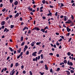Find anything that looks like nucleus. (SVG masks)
I'll return each mask as SVG.
<instances>
[{"label": "nucleus", "instance_id": "1", "mask_svg": "<svg viewBox=\"0 0 75 75\" xmlns=\"http://www.w3.org/2000/svg\"><path fill=\"white\" fill-rule=\"evenodd\" d=\"M67 64L69 65L70 66H72L73 65V63L71 62H70V61L68 60L67 62Z\"/></svg>", "mask_w": 75, "mask_h": 75}, {"label": "nucleus", "instance_id": "2", "mask_svg": "<svg viewBox=\"0 0 75 75\" xmlns=\"http://www.w3.org/2000/svg\"><path fill=\"white\" fill-rule=\"evenodd\" d=\"M14 70L15 69H13L12 71H11V72H12V74H11V73H10V75H13L15 73V71H14Z\"/></svg>", "mask_w": 75, "mask_h": 75}, {"label": "nucleus", "instance_id": "3", "mask_svg": "<svg viewBox=\"0 0 75 75\" xmlns=\"http://www.w3.org/2000/svg\"><path fill=\"white\" fill-rule=\"evenodd\" d=\"M68 21L65 23L66 24H70L71 23H72L70 19L68 20Z\"/></svg>", "mask_w": 75, "mask_h": 75}, {"label": "nucleus", "instance_id": "4", "mask_svg": "<svg viewBox=\"0 0 75 75\" xmlns=\"http://www.w3.org/2000/svg\"><path fill=\"white\" fill-rule=\"evenodd\" d=\"M37 53V52H35L33 53L32 55H33V56L35 57L37 56V55L36 54Z\"/></svg>", "mask_w": 75, "mask_h": 75}, {"label": "nucleus", "instance_id": "5", "mask_svg": "<svg viewBox=\"0 0 75 75\" xmlns=\"http://www.w3.org/2000/svg\"><path fill=\"white\" fill-rule=\"evenodd\" d=\"M23 52H21V53H20V55H19V56H18L17 57V59H19L20 58V56H22V55H23Z\"/></svg>", "mask_w": 75, "mask_h": 75}, {"label": "nucleus", "instance_id": "6", "mask_svg": "<svg viewBox=\"0 0 75 75\" xmlns=\"http://www.w3.org/2000/svg\"><path fill=\"white\" fill-rule=\"evenodd\" d=\"M67 32H69L71 31V29L69 28V27H67Z\"/></svg>", "mask_w": 75, "mask_h": 75}, {"label": "nucleus", "instance_id": "7", "mask_svg": "<svg viewBox=\"0 0 75 75\" xmlns=\"http://www.w3.org/2000/svg\"><path fill=\"white\" fill-rule=\"evenodd\" d=\"M28 9H29V11H32V10H33V8H31L30 6H29V7L28 8Z\"/></svg>", "mask_w": 75, "mask_h": 75}, {"label": "nucleus", "instance_id": "8", "mask_svg": "<svg viewBox=\"0 0 75 75\" xmlns=\"http://www.w3.org/2000/svg\"><path fill=\"white\" fill-rule=\"evenodd\" d=\"M38 59L37 58V57H35V58H34L33 59V61H35V62H37V60H38Z\"/></svg>", "mask_w": 75, "mask_h": 75}, {"label": "nucleus", "instance_id": "9", "mask_svg": "<svg viewBox=\"0 0 75 75\" xmlns=\"http://www.w3.org/2000/svg\"><path fill=\"white\" fill-rule=\"evenodd\" d=\"M26 29L27 30L28 29V28L26 26L24 28H23V29L22 30V31H24V30H25Z\"/></svg>", "mask_w": 75, "mask_h": 75}, {"label": "nucleus", "instance_id": "10", "mask_svg": "<svg viewBox=\"0 0 75 75\" xmlns=\"http://www.w3.org/2000/svg\"><path fill=\"white\" fill-rule=\"evenodd\" d=\"M5 24V21H2L1 23V25H4Z\"/></svg>", "mask_w": 75, "mask_h": 75}, {"label": "nucleus", "instance_id": "11", "mask_svg": "<svg viewBox=\"0 0 75 75\" xmlns=\"http://www.w3.org/2000/svg\"><path fill=\"white\" fill-rule=\"evenodd\" d=\"M65 71L67 72L66 73L67 75H69L70 74V73L69 71Z\"/></svg>", "mask_w": 75, "mask_h": 75}, {"label": "nucleus", "instance_id": "12", "mask_svg": "<svg viewBox=\"0 0 75 75\" xmlns=\"http://www.w3.org/2000/svg\"><path fill=\"white\" fill-rule=\"evenodd\" d=\"M21 48H19V49L18 50H17V53H20V52H21Z\"/></svg>", "mask_w": 75, "mask_h": 75}, {"label": "nucleus", "instance_id": "13", "mask_svg": "<svg viewBox=\"0 0 75 75\" xmlns=\"http://www.w3.org/2000/svg\"><path fill=\"white\" fill-rule=\"evenodd\" d=\"M18 4V2L17 1H15L14 3V4L15 5H17Z\"/></svg>", "mask_w": 75, "mask_h": 75}, {"label": "nucleus", "instance_id": "14", "mask_svg": "<svg viewBox=\"0 0 75 75\" xmlns=\"http://www.w3.org/2000/svg\"><path fill=\"white\" fill-rule=\"evenodd\" d=\"M9 50H10V51L11 52H13V51H14V50H13V49L11 47L9 48Z\"/></svg>", "mask_w": 75, "mask_h": 75}, {"label": "nucleus", "instance_id": "15", "mask_svg": "<svg viewBox=\"0 0 75 75\" xmlns=\"http://www.w3.org/2000/svg\"><path fill=\"white\" fill-rule=\"evenodd\" d=\"M46 29H41L40 31H42V33H45V30Z\"/></svg>", "mask_w": 75, "mask_h": 75}, {"label": "nucleus", "instance_id": "16", "mask_svg": "<svg viewBox=\"0 0 75 75\" xmlns=\"http://www.w3.org/2000/svg\"><path fill=\"white\" fill-rule=\"evenodd\" d=\"M42 50H39L38 52V54H40L42 52Z\"/></svg>", "mask_w": 75, "mask_h": 75}, {"label": "nucleus", "instance_id": "17", "mask_svg": "<svg viewBox=\"0 0 75 75\" xmlns=\"http://www.w3.org/2000/svg\"><path fill=\"white\" fill-rule=\"evenodd\" d=\"M48 16H50L51 17V16H52V13H48V14H47Z\"/></svg>", "mask_w": 75, "mask_h": 75}, {"label": "nucleus", "instance_id": "18", "mask_svg": "<svg viewBox=\"0 0 75 75\" xmlns=\"http://www.w3.org/2000/svg\"><path fill=\"white\" fill-rule=\"evenodd\" d=\"M71 54V53L70 52H68L67 53V55H68V56H70Z\"/></svg>", "mask_w": 75, "mask_h": 75}, {"label": "nucleus", "instance_id": "19", "mask_svg": "<svg viewBox=\"0 0 75 75\" xmlns=\"http://www.w3.org/2000/svg\"><path fill=\"white\" fill-rule=\"evenodd\" d=\"M46 1H45V0H42V3L43 4H45V3H46Z\"/></svg>", "mask_w": 75, "mask_h": 75}, {"label": "nucleus", "instance_id": "20", "mask_svg": "<svg viewBox=\"0 0 75 75\" xmlns=\"http://www.w3.org/2000/svg\"><path fill=\"white\" fill-rule=\"evenodd\" d=\"M19 13H17V14L15 15V17H18L19 16Z\"/></svg>", "mask_w": 75, "mask_h": 75}, {"label": "nucleus", "instance_id": "21", "mask_svg": "<svg viewBox=\"0 0 75 75\" xmlns=\"http://www.w3.org/2000/svg\"><path fill=\"white\" fill-rule=\"evenodd\" d=\"M41 58V59H43V58L44 57V56H43V54H41L40 55Z\"/></svg>", "mask_w": 75, "mask_h": 75}, {"label": "nucleus", "instance_id": "22", "mask_svg": "<svg viewBox=\"0 0 75 75\" xmlns=\"http://www.w3.org/2000/svg\"><path fill=\"white\" fill-rule=\"evenodd\" d=\"M23 36L21 37V39L20 40V41L22 42H23Z\"/></svg>", "mask_w": 75, "mask_h": 75}, {"label": "nucleus", "instance_id": "23", "mask_svg": "<svg viewBox=\"0 0 75 75\" xmlns=\"http://www.w3.org/2000/svg\"><path fill=\"white\" fill-rule=\"evenodd\" d=\"M64 21H67V18H66V16H64Z\"/></svg>", "mask_w": 75, "mask_h": 75}, {"label": "nucleus", "instance_id": "24", "mask_svg": "<svg viewBox=\"0 0 75 75\" xmlns=\"http://www.w3.org/2000/svg\"><path fill=\"white\" fill-rule=\"evenodd\" d=\"M48 29H49L48 27L46 26L45 27V28H44V29H43L46 30V29H47V30H48Z\"/></svg>", "mask_w": 75, "mask_h": 75}, {"label": "nucleus", "instance_id": "25", "mask_svg": "<svg viewBox=\"0 0 75 75\" xmlns=\"http://www.w3.org/2000/svg\"><path fill=\"white\" fill-rule=\"evenodd\" d=\"M60 4H61V5L60 6V7L61 8L64 6V4L62 3H60Z\"/></svg>", "mask_w": 75, "mask_h": 75}, {"label": "nucleus", "instance_id": "26", "mask_svg": "<svg viewBox=\"0 0 75 75\" xmlns=\"http://www.w3.org/2000/svg\"><path fill=\"white\" fill-rule=\"evenodd\" d=\"M41 44V42H38L36 43V45H39L40 44Z\"/></svg>", "mask_w": 75, "mask_h": 75}, {"label": "nucleus", "instance_id": "27", "mask_svg": "<svg viewBox=\"0 0 75 75\" xmlns=\"http://www.w3.org/2000/svg\"><path fill=\"white\" fill-rule=\"evenodd\" d=\"M25 42H23L21 43V46H23L24 45V44H25Z\"/></svg>", "mask_w": 75, "mask_h": 75}, {"label": "nucleus", "instance_id": "28", "mask_svg": "<svg viewBox=\"0 0 75 75\" xmlns=\"http://www.w3.org/2000/svg\"><path fill=\"white\" fill-rule=\"evenodd\" d=\"M14 27V25H10V28L11 29H13Z\"/></svg>", "mask_w": 75, "mask_h": 75}, {"label": "nucleus", "instance_id": "29", "mask_svg": "<svg viewBox=\"0 0 75 75\" xmlns=\"http://www.w3.org/2000/svg\"><path fill=\"white\" fill-rule=\"evenodd\" d=\"M45 69H46V70H48V67H47V65H45Z\"/></svg>", "mask_w": 75, "mask_h": 75}, {"label": "nucleus", "instance_id": "30", "mask_svg": "<svg viewBox=\"0 0 75 75\" xmlns=\"http://www.w3.org/2000/svg\"><path fill=\"white\" fill-rule=\"evenodd\" d=\"M35 30H37V31L40 30V29H39V28H38L37 27H36Z\"/></svg>", "mask_w": 75, "mask_h": 75}, {"label": "nucleus", "instance_id": "31", "mask_svg": "<svg viewBox=\"0 0 75 75\" xmlns=\"http://www.w3.org/2000/svg\"><path fill=\"white\" fill-rule=\"evenodd\" d=\"M39 73L41 75H44V74H45V73L44 72L42 73V72H39Z\"/></svg>", "mask_w": 75, "mask_h": 75}, {"label": "nucleus", "instance_id": "32", "mask_svg": "<svg viewBox=\"0 0 75 75\" xmlns=\"http://www.w3.org/2000/svg\"><path fill=\"white\" fill-rule=\"evenodd\" d=\"M60 68H58L57 69L56 71L57 72H58L59 71V70H60Z\"/></svg>", "mask_w": 75, "mask_h": 75}, {"label": "nucleus", "instance_id": "33", "mask_svg": "<svg viewBox=\"0 0 75 75\" xmlns=\"http://www.w3.org/2000/svg\"><path fill=\"white\" fill-rule=\"evenodd\" d=\"M50 72L51 73H54V71H52V68L50 69Z\"/></svg>", "mask_w": 75, "mask_h": 75}, {"label": "nucleus", "instance_id": "34", "mask_svg": "<svg viewBox=\"0 0 75 75\" xmlns=\"http://www.w3.org/2000/svg\"><path fill=\"white\" fill-rule=\"evenodd\" d=\"M18 65H19V63H17L16 64L15 66L16 67H17Z\"/></svg>", "mask_w": 75, "mask_h": 75}, {"label": "nucleus", "instance_id": "35", "mask_svg": "<svg viewBox=\"0 0 75 75\" xmlns=\"http://www.w3.org/2000/svg\"><path fill=\"white\" fill-rule=\"evenodd\" d=\"M6 8H4L2 10V11L3 12H4V11H6Z\"/></svg>", "mask_w": 75, "mask_h": 75}, {"label": "nucleus", "instance_id": "36", "mask_svg": "<svg viewBox=\"0 0 75 75\" xmlns=\"http://www.w3.org/2000/svg\"><path fill=\"white\" fill-rule=\"evenodd\" d=\"M64 64H67V63L68 62H67V60H64Z\"/></svg>", "mask_w": 75, "mask_h": 75}, {"label": "nucleus", "instance_id": "37", "mask_svg": "<svg viewBox=\"0 0 75 75\" xmlns=\"http://www.w3.org/2000/svg\"><path fill=\"white\" fill-rule=\"evenodd\" d=\"M29 54V51H27L26 52V53L25 54H27V55H28V54Z\"/></svg>", "mask_w": 75, "mask_h": 75}, {"label": "nucleus", "instance_id": "38", "mask_svg": "<svg viewBox=\"0 0 75 75\" xmlns=\"http://www.w3.org/2000/svg\"><path fill=\"white\" fill-rule=\"evenodd\" d=\"M37 58L38 60H39L40 58V56H38V57H37Z\"/></svg>", "mask_w": 75, "mask_h": 75}, {"label": "nucleus", "instance_id": "39", "mask_svg": "<svg viewBox=\"0 0 75 75\" xmlns=\"http://www.w3.org/2000/svg\"><path fill=\"white\" fill-rule=\"evenodd\" d=\"M8 29L6 28L4 29V32H5L6 31V30H7Z\"/></svg>", "mask_w": 75, "mask_h": 75}, {"label": "nucleus", "instance_id": "40", "mask_svg": "<svg viewBox=\"0 0 75 75\" xmlns=\"http://www.w3.org/2000/svg\"><path fill=\"white\" fill-rule=\"evenodd\" d=\"M31 33V30H29V31H28V34H30Z\"/></svg>", "mask_w": 75, "mask_h": 75}, {"label": "nucleus", "instance_id": "41", "mask_svg": "<svg viewBox=\"0 0 75 75\" xmlns=\"http://www.w3.org/2000/svg\"><path fill=\"white\" fill-rule=\"evenodd\" d=\"M39 63H41V64H42V63H44V61L42 60V61H41L40 62H39Z\"/></svg>", "mask_w": 75, "mask_h": 75}, {"label": "nucleus", "instance_id": "42", "mask_svg": "<svg viewBox=\"0 0 75 75\" xmlns=\"http://www.w3.org/2000/svg\"><path fill=\"white\" fill-rule=\"evenodd\" d=\"M36 43V42H35V41H34V42H32V43H31V44H35Z\"/></svg>", "mask_w": 75, "mask_h": 75}, {"label": "nucleus", "instance_id": "43", "mask_svg": "<svg viewBox=\"0 0 75 75\" xmlns=\"http://www.w3.org/2000/svg\"><path fill=\"white\" fill-rule=\"evenodd\" d=\"M24 48L28 49V46H27V45L25 46V48Z\"/></svg>", "mask_w": 75, "mask_h": 75}, {"label": "nucleus", "instance_id": "44", "mask_svg": "<svg viewBox=\"0 0 75 75\" xmlns=\"http://www.w3.org/2000/svg\"><path fill=\"white\" fill-rule=\"evenodd\" d=\"M69 35H70V33H68V34H67L66 35V36H69Z\"/></svg>", "mask_w": 75, "mask_h": 75}, {"label": "nucleus", "instance_id": "45", "mask_svg": "<svg viewBox=\"0 0 75 75\" xmlns=\"http://www.w3.org/2000/svg\"><path fill=\"white\" fill-rule=\"evenodd\" d=\"M59 42H61L62 41V38L60 39V40H58Z\"/></svg>", "mask_w": 75, "mask_h": 75}, {"label": "nucleus", "instance_id": "46", "mask_svg": "<svg viewBox=\"0 0 75 75\" xmlns=\"http://www.w3.org/2000/svg\"><path fill=\"white\" fill-rule=\"evenodd\" d=\"M70 72H71V73H73L74 72V71L71 70L70 71Z\"/></svg>", "mask_w": 75, "mask_h": 75}, {"label": "nucleus", "instance_id": "47", "mask_svg": "<svg viewBox=\"0 0 75 75\" xmlns=\"http://www.w3.org/2000/svg\"><path fill=\"white\" fill-rule=\"evenodd\" d=\"M71 19L72 20H74V16H73V15H71Z\"/></svg>", "mask_w": 75, "mask_h": 75}, {"label": "nucleus", "instance_id": "48", "mask_svg": "<svg viewBox=\"0 0 75 75\" xmlns=\"http://www.w3.org/2000/svg\"><path fill=\"white\" fill-rule=\"evenodd\" d=\"M13 17V16L12 15H10L9 16V18H12Z\"/></svg>", "mask_w": 75, "mask_h": 75}, {"label": "nucleus", "instance_id": "49", "mask_svg": "<svg viewBox=\"0 0 75 75\" xmlns=\"http://www.w3.org/2000/svg\"><path fill=\"white\" fill-rule=\"evenodd\" d=\"M71 39H72L71 38H69V40H68V42H69L71 40Z\"/></svg>", "mask_w": 75, "mask_h": 75}, {"label": "nucleus", "instance_id": "50", "mask_svg": "<svg viewBox=\"0 0 75 75\" xmlns=\"http://www.w3.org/2000/svg\"><path fill=\"white\" fill-rule=\"evenodd\" d=\"M29 73H30V75H33V74L32 73V72H31V71H29Z\"/></svg>", "mask_w": 75, "mask_h": 75}, {"label": "nucleus", "instance_id": "51", "mask_svg": "<svg viewBox=\"0 0 75 75\" xmlns=\"http://www.w3.org/2000/svg\"><path fill=\"white\" fill-rule=\"evenodd\" d=\"M58 15V12H56V13L55 14V16H57Z\"/></svg>", "mask_w": 75, "mask_h": 75}, {"label": "nucleus", "instance_id": "52", "mask_svg": "<svg viewBox=\"0 0 75 75\" xmlns=\"http://www.w3.org/2000/svg\"><path fill=\"white\" fill-rule=\"evenodd\" d=\"M20 21H23V18L21 17L20 18Z\"/></svg>", "mask_w": 75, "mask_h": 75}, {"label": "nucleus", "instance_id": "53", "mask_svg": "<svg viewBox=\"0 0 75 75\" xmlns=\"http://www.w3.org/2000/svg\"><path fill=\"white\" fill-rule=\"evenodd\" d=\"M13 64L12 63L11 64V65H10V67H11V68H12L13 67Z\"/></svg>", "mask_w": 75, "mask_h": 75}, {"label": "nucleus", "instance_id": "54", "mask_svg": "<svg viewBox=\"0 0 75 75\" xmlns=\"http://www.w3.org/2000/svg\"><path fill=\"white\" fill-rule=\"evenodd\" d=\"M21 69H23L24 68V66L23 65L21 66Z\"/></svg>", "mask_w": 75, "mask_h": 75}, {"label": "nucleus", "instance_id": "55", "mask_svg": "<svg viewBox=\"0 0 75 75\" xmlns=\"http://www.w3.org/2000/svg\"><path fill=\"white\" fill-rule=\"evenodd\" d=\"M22 73H23V74H25L26 72L25 71H23L22 72Z\"/></svg>", "mask_w": 75, "mask_h": 75}, {"label": "nucleus", "instance_id": "56", "mask_svg": "<svg viewBox=\"0 0 75 75\" xmlns=\"http://www.w3.org/2000/svg\"><path fill=\"white\" fill-rule=\"evenodd\" d=\"M50 55H51V56L53 55V53H50L49 54Z\"/></svg>", "mask_w": 75, "mask_h": 75}, {"label": "nucleus", "instance_id": "57", "mask_svg": "<svg viewBox=\"0 0 75 75\" xmlns=\"http://www.w3.org/2000/svg\"><path fill=\"white\" fill-rule=\"evenodd\" d=\"M74 6L75 7V3H74L72 4L71 6Z\"/></svg>", "mask_w": 75, "mask_h": 75}, {"label": "nucleus", "instance_id": "58", "mask_svg": "<svg viewBox=\"0 0 75 75\" xmlns=\"http://www.w3.org/2000/svg\"><path fill=\"white\" fill-rule=\"evenodd\" d=\"M10 2L12 3L13 2V0H9Z\"/></svg>", "mask_w": 75, "mask_h": 75}, {"label": "nucleus", "instance_id": "59", "mask_svg": "<svg viewBox=\"0 0 75 75\" xmlns=\"http://www.w3.org/2000/svg\"><path fill=\"white\" fill-rule=\"evenodd\" d=\"M3 6V4H0V7H2Z\"/></svg>", "mask_w": 75, "mask_h": 75}, {"label": "nucleus", "instance_id": "60", "mask_svg": "<svg viewBox=\"0 0 75 75\" xmlns=\"http://www.w3.org/2000/svg\"><path fill=\"white\" fill-rule=\"evenodd\" d=\"M63 27L64 28H66L67 27L66 26H65V25L64 24H63Z\"/></svg>", "mask_w": 75, "mask_h": 75}, {"label": "nucleus", "instance_id": "61", "mask_svg": "<svg viewBox=\"0 0 75 75\" xmlns=\"http://www.w3.org/2000/svg\"><path fill=\"white\" fill-rule=\"evenodd\" d=\"M64 18V16L63 15L60 16V18Z\"/></svg>", "mask_w": 75, "mask_h": 75}, {"label": "nucleus", "instance_id": "62", "mask_svg": "<svg viewBox=\"0 0 75 75\" xmlns=\"http://www.w3.org/2000/svg\"><path fill=\"white\" fill-rule=\"evenodd\" d=\"M1 28L2 29H4V26H1Z\"/></svg>", "mask_w": 75, "mask_h": 75}, {"label": "nucleus", "instance_id": "63", "mask_svg": "<svg viewBox=\"0 0 75 75\" xmlns=\"http://www.w3.org/2000/svg\"><path fill=\"white\" fill-rule=\"evenodd\" d=\"M56 56H57V57H59V54H57Z\"/></svg>", "mask_w": 75, "mask_h": 75}, {"label": "nucleus", "instance_id": "64", "mask_svg": "<svg viewBox=\"0 0 75 75\" xmlns=\"http://www.w3.org/2000/svg\"><path fill=\"white\" fill-rule=\"evenodd\" d=\"M59 45L60 44L59 43H56L57 46H59Z\"/></svg>", "mask_w": 75, "mask_h": 75}]
</instances>
